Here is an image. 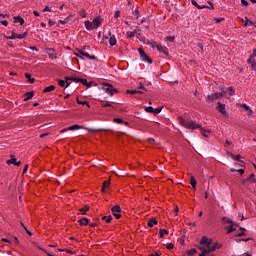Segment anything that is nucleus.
Segmentation results:
<instances>
[{
  "label": "nucleus",
  "instance_id": "nucleus-1",
  "mask_svg": "<svg viewBox=\"0 0 256 256\" xmlns=\"http://www.w3.org/2000/svg\"><path fill=\"white\" fill-rule=\"evenodd\" d=\"M198 249L201 251L199 256H213L211 253L217 251V249H221V244L213 243V240L207 236H203Z\"/></svg>",
  "mask_w": 256,
  "mask_h": 256
},
{
  "label": "nucleus",
  "instance_id": "nucleus-2",
  "mask_svg": "<svg viewBox=\"0 0 256 256\" xmlns=\"http://www.w3.org/2000/svg\"><path fill=\"white\" fill-rule=\"evenodd\" d=\"M178 123L179 125H182V127H185L186 129H199L201 127L199 124L195 123V121H187L183 117H178Z\"/></svg>",
  "mask_w": 256,
  "mask_h": 256
},
{
  "label": "nucleus",
  "instance_id": "nucleus-3",
  "mask_svg": "<svg viewBox=\"0 0 256 256\" xmlns=\"http://www.w3.org/2000/svg\"><path fill=\"white\" fill-rule=\"evenodd\" d=\"M225 97V90L222 89V92H216L214 94L207 96V101H217L218 99H223Z\"/></svg>",
  "mask_w": 256,
  "mask_h": 256
},
{
  "label": "nucleus",
  "instance_id": "nucleus-4",
  "mask_svg": "<svg viewBox=\"0 0 256 256\" xmlns=\"http://www.w3.org/2000/svg\"><path fill=\"white\" fill-rule=\"evenodd\" d=\"M79 129H86V131H89V132L93 131V130L90 129V128H85V127H83V126H80V125L75 124V125H72V126H70V127H68V128L62 129V130L60 131V133H67V131H79Z\"/></svg>",
  "mask_w": 256,
  "mask_h": 256
},
{
  "label": "nucleus",
  "instance_id": "nucleus-5",
  "mask_svg": "<svg viewBox=\"0 0 256 256\" xmlns=\"http://www.w3.org/2000/svg\"><path fill=\"white\" fill-rule=\"evenodd\" d=\"M102 89L105 93H107V95H110L111 97L117 93V88H114L111 84H104Z\"/></svg>",
  "mask_w": 256,
  "mask_h": 256
},
{
  "label": "nucleus",
  "instance_id": "nucleus-6",
  "mask_svg": "<svg viewBox=\"0 0 256 256\" xmlns=\"http://www.w3.org/2000/svg\"><path fill=\"white\" fill-rule=\"evenodd\" d=\"M138 53H139L142 61H146L149 64L153 63V61L150 59L149 56H147V54L145 53V50H143V48H139Z\"/></svg>",
  "mask_w": 256,
  "mask_h": 256
},
{
  "label": "nucleus",
  "instance_id": "nucleus-7",
  "mask_svg": "<svg viewBox=\"0 0 256 256\" xmlns=\"http://www.w3.org/2000/svg\"><path fill=\"white\" fill-rule=\"evenodd\" d=\"M155 47L157 49V51H159L160 53H163V55L168 56L169 55V49H167V47L163 46L162 44H155Z\"/></svg>",
  "mask_w": 256,
  "mask_h": 256
},
{
  "label": "nucleus",
  "instance_id": "nucleus-8",
  "mask_svg": "<svg viewBox=\"0 0 256 256\" xmlns=\"http://www.w3.org/2000/svg\"><path fill=\"white\" fill-rule=\"evenodd\" d=\"M112 213L116 219H121V206L116 205L112 207Z\"/></svg>",
  "mask_w": 256,
  "mask_h": 256
},
{
  "label": "nucleus",
  "instance_id": "nucleus-9",
  "mask_svg": "<svg viewBox=\"0 0 256 256\" xmlns=\"http://www.w3.org/2000/svg\"><path fill=\"white\" fill-rule=\"evenodd\" d=\"M27 37V32L23 34H17L15 32L12 33L11 36L6 37V39H25Z\"/></svg>",
  "mask_w": 256,
  "mask_h": 256
},
{
  "label": "nucleus",
  "instance_id": "nucleus-10",
  "mask_svg": "<svg viewBox=\"0 0 256 256\" xmlns=\"http://www.w3.org/2000/svg\"><path fill=\"white\" fill-rule=\"evenodd\" d=\"M92 25L95 29H98V27H101V17H96L92 21Z\"/></svg>",
  "mask_w": 256,
  "mask_h": 256
},
{
  "label": "nucleus",
  "instance_id": "nucleus-11",
  "mask_svg": "<svg viewBox=\"0 0 256 256\" xmlns=\"http://www.w3.org/2000/svg\"><path fill=\"white\" fill-rule=\"evenodd\" d=\"M217 110L220 111L222 115H227V111L225 110V104H222L221 102H219Z\"/></svg>",
  "mask_w": 256,
  "mask_h": 256
},
{
  "label": "nucleus",
  "instance_id": "nucleus-12",
  "mask_svg": "<svg viewBox=\"0 0 256 256\" xmlns=\"http://www.w3.org/2000/svg\"><path fill=\"white\" fill-rule=\"evenodd\" d=\"M75 81L82 83V85H85L86 87H91V82H87V79L85 78H76Z\"/></svg>",
  "mask_w": 256,
  "mask_h": 256
},
{
  "label": "nucleus",
  "instance_id": "nucleus-13",
  "mask_svg": "<svg viewBox=\"0 0 256 256\" xmlns=\"http://www.w3.org/2000/svg\"><path fill=\"white\" fill-rule=\"evenodd\" d=\"M84 25H85V27H86V29H87L88 31H93V29H95V26H93V22H91V21H89V20H86V21L84 22Z\"/></svg>",
  "mask_w": 256,
  "mask_h": 256
},
{
  "label": "nucleus",
  "instance_id": "nucleus-14",
  "mask_svg": "<svg viewBox=\"0 0 256 256\" xmlns=\"http://www.w3.org/2000/svg\"><path fill=\"white\" fill-rule=\"evenodd\" d=\"M35 93H33V91L30 92H26L24 94V101H29V99H33Z\"/></svg>",
  "mask_w": 256,
  "mask_h": 256
},
{
  "label": "nucleus",
  "instance_id": "nucleus-15",
  "mask_svg": "<svg viewBox=\"0 0 256 256\" xmlns=\"http://www.w3.org/2000/svg\"><path fill=\"white\" fill-rule=\"evenodd\" d=\"M126 93L130 94V95H136V93H139L140 95H144L145 91H140V90H126Z\"/></svg>",
  "mask_w": 256,
  "mask_h": 256
},
{
  "label": "nucleus",
  "instance_id": "nucleus-16",
  "mask_svg": "<svg viewBox=\"0 0 256 256\" xmlns=\"http://www.w3.org/2000/svg\"><path fill=\"white\" fill-rule=\"evenodd\" d=\"M109 45L111 47H115V45H117V38H115V35L110 36Z\"/></svg>",
  "mask_w": 256,
  "mask_h": 256
},
{
  "label": "nucleus",
  "instance_id": "nucleus-17",
  "mask_svg": "<svg viewBox=\"0 0 256 256\" xmlns=\"http://www.w3.org/2000/svg\"><path fill=\"white\" fill-rule=\"evenodd\" d=\"M158 223H159V221H157V219L150 218L147 225H148V227H153V225H157Z\"/></svg>",
  "mask_w": 256,
  "mask_h": 256
},
{
  "label": "nucleus",
  "instance_id": "nucleus-18",
  "mask_svg": "<svg viewBox=\"0 0 256 256\" xmlns=\"http://www.w3.org/2000/svg\"><path fill=\"white\" fill-rule=\"evenodd\" d=\"M14 23H20V25H23L25 23V20L21 16H15Z\"/></svg>",
  "mask_w": 256,
  "mask_h": 256
},
{
  "label": "nucleus",
  "instance_id": "nucleus-19",
  "mask_svg": "<svg viewBox=\"0 0 256 256\" xmlns=\"http://www.w3.org/2000/svg\"><path fill=\"white\" fill-rule=\"evenodd\" d=\"M228 155L231 157V159H233L234 161H238V162H241V155H234L233 153L231 152H228Z\"/></svg>",
  "mask_w": 256,
  "mask_h": 256
},
{
  "label": "nucleus",
  "instance_id": "nucleus-20",
  "mask_svg": "<svg viewBox=\"0 0 256 256\" xmlns=\"http://www.w3.org/2000/svg\"><path fill=\"white\" fill-rule=\"evenodd\" d=\"M78 53H79V54H76V56L78 57V59H82V60H83V59H84L83 56H85V54L87 53V52L85 51V47H84L82 50H79Z\"/></svg>",
  "mask_w": 256,
  "mask_h": 256
},
{
  "label": "nucleus",
  "instance_id": "nucleus-21",
  "mask_svg": "<svg viewBox=\"0 0 256 256\" xmlns=\"http://www.w3.org/2000/svg\"><path fill=\"white\" fill-rule=\"evenodd\" d=\"M51 91H55L54 85H50V86H47L46 88H44L43 93H51Z\"/></svg>",
  "mask_w": 256,
  "mask_h": 256
},
{
  "label": "nucleus",
  "instance_id": "nucleus-22",
  "mask_svg": "<svg viewBox=\"0 0 256 256\" xmlns=\"http://www.w3.org/2000/svg\"><path fill=\"white\" fill-rule=\"evenodd\" d=\"M128 39H133V37H135L137 35V30H134V31H128L126 33Z\"/></svg>",
  "mask_w": 256,
  "mask_h": 256
},
{
  "label": "nucleus",
  "instance_id": "nucleus-23",
  "mask_svg": "<svg viewBox=\"0 0 256 256\" xmlns=\"http://www.w3.org/2000/svg\"><path fill=\"white\" fill-rule=\"evenodd\" d=\"M190 183L193 189H197V180L195 179V176H191Z\"/></svg>",
  "mask_w": 256,
  "mask_h": 256
},
{
  "label": "nucleus",
  "instance_id": "nucleus-24",
  "mask_svg": "<svg viewBox=\"0 0 256 256\" xmlns=\"http://www.w3.org/2000/svg\"><path fill=\"white\" fill-rule=\"evenodd\" d=\"M16 162L17 158L15 156H11V159L6 161L7 165H15Z\"/></svg>",
  "mask_w": 256,
  "mask_h": 256
},
{
  "label": "nucleus",
  "instance_id": "nucleus-25",
  "mask_svg": "<svg viewBox=\"0 0 256 256\" xmlns=\"http://www.w3.org/2000/svg\"><path fill=\"white\" fill-rule=\"evenodd\" d=\"M256 57V48L253 49V53L250 55V58L247 60V63H253V59Z\"/></svg>",
  "mask_w": 256,
  "mask_h": 256
},
{
  "label": "nucleus",
  "instance_id": "nucleus-26",
  "mask_svg": "<svg viewBox=\"0 0 256 256\" xmlns=\"http://www.w3.org/2000/svg\"><path fill=\"white\" fill-rule=\"evenodd\" d=\"M222 221H225L226 223H228L229 225H237L236 222H233V220L229 219L228 217H223Z\"/></svg>",
  "mask_w": 256,
  "mask_h": 256
},
{
  "label": "nucleus",
  "instance_id": "nucleus-27",
  "mask_svg": "<svg viewBox=\"0 0 256 256\" xmlns=\"http://www.w3.org/2000/svg\"><path fill=\"white\" fill-rule=\"evenodd\" d=\"M83 57H86V59H88L89 61H94L95 59H97V57H95V55H89V53H85Z\"/></svg>",
  "mask_w": 256,
  "mask_h": 256
},
{
  "label": "nucleus",
  "instance_id": "nucleus-28",
  "mask_svg": "<svg viewBox=\"0 0 256 256\" xmlns=\"http://www.w3.org/2000/svg\"><path fill=\"white\" fill-rule=\"evenodd\" d=\"M159 233H160V237L163 238V237H165V235H169V230L160 229Z\"/></svg>",
  "mask_w": 256,
  "mask_h": 256
},
{
  "label": "nucleus",
  "instance_id": "nucleus-29",
  "mask_svg": "<svg viewBox=\"0 0 256 256\" xmlns=\"http://www.w3.org/2000/svg\"><path fill=\"white\" fill-rule=\"evenodd\" d=\"M78 223H80V225H89V219L82 218V219L78 220Z\"/></svg>",
  "mask_w": 256,
  "mask_h": 256
},
{
  "label": "nucleus",
  "instance_id": "nucleus-30",
  "mask_svg": "<svg viewBox=\"0 0 256 256\" xmlns=\"http://www.w3.org/2000/svg\"><path fill=\"white\" fill-rule=\"evenodd\" d=\"M110 184H111V182L109 180H106L103 182V187H102L103 193H105V189H107V187H109Z\"/></svg>",
  "mask_w": 256,
  "mask_h": 256
},
{
  "label": "nucleus",
  "instance_id": "nucleus-31",
  "mask_svg": "<svg viewBox=\"0 0 256 256\" xmlns=\"http://www.w3.org/2000/svg\"><path fill=\"white\" fill-rule=\"evenodd\" d=\"M103 221H106V223H111V221H113V216L109 215V216H103L102 217Z\"/></svg>",
  "mask_w": 256,
  "mask_h": 256
},
{
  "label": "nucleus",
  "instance_id": "nucleus-32",
  "mask_svg": "<svg viewBox=\"0 0 256 256\" xmlns=\"http://www.w3.org/2000/svg\"><path fill=\"white\" fill-rule=\"evenodd\" d=\"M227 233H233L235 231V225L230 224V226L226 227Z\"/></svg>",
  "mask_w": 256,
  "mask_h": 256
},
{
  "label": "nucleus",
  "instance_id": "nucleus-33",
  "mask_svg": "<svg viewBox=\"0 0 256 256\" xmlns=\"http://www.w3.org/2000/svg\"><path fill=\"white\" fill-rule=\"evenodd\" d=\"M26 79H28L29 83H35V78H31V74L25 73Z\"/></svg>",
  "mask_w": 256,
  "mask_h": 256
},
{
  "label": "nucleus",
  "instance_id": "nucleus-34",
  "mask_svg": "<svg viewBox=\"0 0 256 256\" xmlns=\"http://www.w3.org/2000/svg\"><path fill=\"white\" fill-rule=\"evenodd\" d=\"M66 84V87H69V82H66L65 80H58V85L60 87H63Z\"/></svg>",
  "mask_w": 256,
  "mask_h": 256
},
{
  "label": "nucleus",
  "instance_id": "nucleus-35",
  "mask_svg": "<svg viewBox=\"0 0 256 256\" xmlns=\"http://www.w3.org/2000/svg\"><path fill=\"white\" fill-rule=\"evenodd\" d=\"M247 25L253 26V25H255V23H253V21H251L250 19L246 18V21L244 23V27H247Z\"/></svg>",
  "mask_w": 256,
  "mask_h": 256
},
{
  "label": "nucleus",
  "instance_id": "nucleus-36",
  "mask_svg": "<svg viewBox=\"0 0 256 256\" xmlns=\"http://www.w3.org/2000/svg\"><path fill=\"white\" fill-rule=\"evenodd\" d=\"M192 5H194V7H197L198 9H205V5L199 6L197 1H195V0H192Z\"/></svg>",
  "mask_w": 256,
  "mask_h": 256
},
{
  "label": "nucleus",
  "instance_id": "nucleus-37",
  "mask_svg": "<svg viewBox=\"0 0 256 256\" xmlns=\"http://www.w3.org/2000/svg\"><path fill=\"white\" fill-rule=\"evenodd\" d=\"M78 105H86L88 108L91 107V105H89V102L87 101H81V100H77Z\"/></svg>",
  "mask_w": 256,
  "mask_h": 256
},
{
  "label": "nucleus",
  "instance_id": "nucleus-38",
  "mask_svg": "<svg viewBox=\"0 0 256 256\" xmlns=\"http://www.w3.org/2000/svg\"><path fill=\"white\" fill-rule=\"evenodd\" d=\"M137 89H142L144 93H147V88H145V85H143V83H139Z\"/></svg>",
  "mask_w": 256,
  "mask_h": 256
},
{
  "label": "nucleus",
  "instance_id": "nucleus-39",
  "mask_svg": "<svg viewBox=\"0 0 256 256\" xmlns=\"http://www.w3.org/2000/svg\"><path fill=\"white\" fill-rule=\"evenodd\" d=\"M89 210V206H84L83 208H80V213H82V215H85L86 211Z\"/></svg>",
  "mask_w": 256,
  "mask_h": 256
},
{
  "label": "nucleus",
  "instance_id": "nucleus-40",
  "mask_svg": "<svg viewBox=\"0 0 256 256\" xmlns=\"http://www.w3.org/2000/svg\"><path fill=\"white\" fill-rule=\"evenodd\" d=\"M145 111L147 113H153V111H155V108H153L152 106H148V107L145 108Z\"/></svg>",
  "mask_w": 256,
  "mask_h": 256
},
{
  "label": "nucleus",
  "instance_id": "nucleus-41",
  "mask_svg": "<svg viewBox=\"0 0 256 256\" xmlns=\"http://www.w3.org/2000/svg\"><path fill=\"white\" fill-rule=\"evenodd\" d=\"M195 253H197V249L192 248L188 251V255H195Z\"/></svg>",
  "mask_w": 256,
  "mask_h": 256
},
{
  "label": "nucleus",
  "instance_id": "nucleus-42",
  "mask_svg": "<svg viewBox=\"0 0 256 256\" xmlns=\"http://www.w3.org/2000/svg\"><path fill=\"white\" fill-rule=\"evenodd\" d=\"M162 109L161 108H154L153 114L154 115H159L161 113Z\"/></svg>",
  "mask_w": 256,
  "mask_h": 256
},
{
  "label": "nucleus",
  "instance_id": "nucleus-43",
  "mask_svg": "<svg viewBox=\"0 0 256 256\" xmlns=\"http://www.w3.org/2000/svg\"><path fill=\"white\" fill-rule=\"evenodd\" d=\"M201 133H202L203 137H208L206 133H211V130H204V129H202Z\"/></svg>",
  "mask_w": 256,
  "mask_h": 256
},
{
  "label": "nucleus",
  "instance_id": "nucleus-44",
  "mask_svg": "<svg viewBox=\"0 0 256 256\" xmlns=\"http://www.w3.org/2000/svg\"><path fill=\"white\" fill-rule=\"evenodd\" d=\"M231 145H232V142L229 141V140H226V142H225V144H224V147H226L227 149H229Z\"/></svg>",
  "mask_w": 256,
  "mask_h": 256
},
{
  "label": "nucleus",
  "instance_id": "nucleus-45",
  "mask_svg": "<svg viewBox=\"0 0 256 256\" xmlns=\"http://www.w3.org/2000/svg\"><path fill=\"white\" fill-rule=\"evenodd\" d=\"M21 226L25 229V231H26V233H27L28 235H30V236L33 235V234L31 233V231H29V230L27 229V227H25V224L21 223Z\"/></svg>",
  "mask_w": 256,
  "mask_h": 256
},
{
  "label": "nucleus",
  "instance_id": "nucleus-46",
  "mask_svg": "<svg viewBox=\"0 0 256 256\" xmlns=\"http://www.w3.org/2000/svg\"><path fill=\"white\" fill-rule=\"evenodd\" d=\"M147 142H148L150 145H155V139H153V138H148V139H147Z\"/></svg>",
  "mask_w": 256,
  "mask_h": 256
},
{
  "label": "nucleus",
  "instance_id": "nucleus-47",
  "mask_svg": "<svg viewBox=\"0 0 256 256\" xmlns=\"http://www.w3.org/2000/svg\"><path fill=\"white\" fill-rule=\"evenodd\" d=\"M166 41H169L170 43H173V41H175V37L174 36H169L166 38Z\"/></svg>",
  "mask_w": 256,
  "mask_h": 256
},
{
  "label": "nucleus",
  "instance_id": "nucleus-48",
  "mask_svg": "<svg viewBox=\"0 0 256 256\" xmlns=\"http://www.w3.org/2000/svg\"><path fill=\"white\" fill-rule=\"evenodd\" d=\"M114 123L121 124V123H123V119H121V118H114Z\"/></svg>",
  "mask_w": 256,
  "mask_h": 256
},
{
  "label": "nucleus",
  "instance_id": "nucleus-49",
  "mask_svg": "<svg viewBox=\"0 0 256 256\" xmlns=\"http://www.w3.org/2000/svg\"><path fill=\"white\" fill-rule=\"evenodd\" d=\"M241 5L242 7H247V5H249V2H247L246 0H241Z\"/></svg>",
  "mask_w": 256,
  "mask_h": 256
},
{
  "label": "nucleus",
  "instance_id": "nucleus-50",
  "mask_svg": "<svg viewBox=\"0 0 256 256\" xmlns=\"http://www.w3.org/2000/svg\"><path fill=\"white\" fill-rule=\"evenodd\" d=\"M228 91H230V95H235V89L233 87H228Z\"/></svg>",
  "mask_w": 256,
  "mask_h": 256
},
{
  "label": "nucleus",
  "instance_id": "nucleus-51",
  "mask_svg": "<svg viewBox=\"0 0 256 256\" xmlns=\"http://www.w3.org/2000/svg\"><path fill=\"white\" fill-rule=\"evenodd\" d=\"M120 15H121V12L118 10L115 12L114 18L117 19L118 17H120Z\"/></svg>",
  "mask_w": 256,
  "mask_h": 256
},
{
  "label": "nucleus",
  "instance_id": "nucleus-52",
  "mask_svg": "<svg viewBox=\"0 0 256 256\" xmlns=\"http://www.w3.org/2000/svg\"><path fill=\"white\" fill-rule=\"evenodd\" d=\"M247 115L248 117H251L253 115V110H251V108L247 110Z\"/></svg>",
  "mask_w": 256,
  "mask_h": 256
},
{
  "label": "nucleus",
  "instance_id": "nucleus-53",
  "mask_svg": "<svg viewBox=\"0 0 256 256\" xmlns=\"http://www.w3.org/2000/svg\"><path fill=\"white\" fill-rule=\"evenodd\" d=\"M241 107H243L246 111L251 109L247 104H241Z\"/></svg>",
  "mask_w": 256,
  "mask_h": 256
},
{
  "label": "nucleus",
  "instance_id": "nucleus-54",
  "mask_svg": "<svg viewBox=\"0 0 256 256\" xmlns=\"http://www.w3.org/2000/svg\"><path fill=\"white\" fill-rule=\"evenodd\" d=\"M166 247H167V249H173V247H175V245H173V243H168Z\"/></svg>",
  "mask_w": 256,
  "mask_h": 256
},
{
  "label": "nucleus",
  "instance_id": "nucleus-55",
  "mask_svg": "<svg viewBox=\"0 0 256 256\" xmlns=\"http://www.w3.org/2000/svg\"><path fill=\"white\" fill-rule=\"evenodd\" d=\"M237 173H240L241 175H243V173H245V170L244 169H238Z\"/></svg>",
  "mask_w": 256,
  "mask_h": 256
},
{
  "label": "nucleus",
  "instance_id": "nucleus-56",
  "mask_svg": "<svg viewBox=\"0 0 256 256\" xmlns=\"http://www.w3.org/2000/svg\"><path fill=\"white\" fill-rule=\"evenodd\" d=\"M230 171H231V173H237V171H239V169L231 168Z\"/></svg>",
  "mask_w": 256,
  "mask_h": 256
},
{
  "label": "nucleus",
  "instance_id": "nucleus-57",
  "mask_svg": "<svg viewBox=\"0 0 256 256\" xmlns=\"http://www.w3.org/2000/svg\"><path fill=\"white\" fill-rule=\"evenodd\" d=\"M33 14L35 15V17H39V12L37 10H34Z\"/></svg>",
  "mask_w": 256,
  "mask_h": 256
},
{
  "label": "nucleus",
  "instance_id": "nucleus-58",
  "mask_svg": "<svg viewBox=\"0 0 256 256\" xmlns=\"http://www.w3.org/2000/svg\"><path fill=\"white\" fill-rule=\"evenodd\" d=\"M30 49H31L32 51H39V49H37V47H35V46L30 47Z\"/></svg>",
  "mask_w": 256,
  "mask_h": 256
},
{
  "label": "nucleus",
  "instance_id": "nucleus-59",
  "mask_svg": "<svg viewBox=\"0 0 256 256\" xmlns=\"http://www.w3.org/2000/svg\"><path fill=\"white\" fill-rule=\"evenodd\" d=\"M27 169H29V166H28V165H26V166L24 167L23 173H27Z\"/></svg>",
  "mask_w": 256,
  "mask_h": 256
},
{
  "label": "nucleus",
  "instance_id": "nucleus-60",
  "mask_svg": "<svg viewBox=\"0 0 256 256\" xmlns=\"http://www.w3.org/2000/svg\"><path fill=\"white\" fill-rule=\"evenodd\" d=\"M47 135H49V133L41 134L40 137H41V139H43V137H47Z\"/></svg>",
  "mask_w": 256,
  "mask_h": 256
},
{
  "label": "nucleus",
  "instance_id": "nucleus-61",
  "mask_svg": "<svg viewBox=\"0 0 256 256\" xmlns=\"http://www.w3.org/2000/svg\"><path fill=\"white\" fill-rule=\"evenodd\" d=\"M16 167H19L21 165V161H16V163L14 164Z\"/></svg>",
  "mask_w": 256,
  "mask_h": 256
},
{
  "label": "nucleus",
  "instance_id": "nucleus-62",
  "mask_svg": "<svg viewBox=\"0 0 256 256\" xmlns=\"http://www.w3.org/2000/svg\"><path fill=\"white\" fill-rule=\"evenodd\" d=\"M221 21H223V18H217L216 19V23H221Z\"/></svg>",
  "mask_w": 256,
  "mask_h": 256
},
{
  "label": "nucleus",
  "instance_id": "nucleus-63",
  "mask_svg": "<svg viewBox=\"0 0 256 256\" xmlns=\"http://www.w3.org/2000/svg\"><path fill=\"white\" fill-rule=\"evenodd\" d=\"M103 107H111V104L110 103H105V104H103Z\"/></svg>",
  "mask_w": 256,
  "mask_h": 256
},
{
  "label": "nucleus",
  "instance_id": "nucleus-64",
  "mask_svg": "<svg viewBox=\"0 0 256 256\" xmlns=\"http://www.w3.org/2000/svg\"><path fill=\"white\" fill-rule=\"evenodd\" d=\"M150 256H159V253L156 252V253H154V254H151Z\"/></svg>",
  "mask_w": 256,
  "mask_h": 256
}]
</instances>
